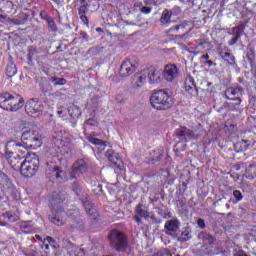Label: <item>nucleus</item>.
Listing matches in <instances>:
<instances>
[{"label":"nucleus","instance_id":"5701e85b","mask_svg":"<svg viewBox=\"0 0 256 256\" xmlns=\"http://www.w3.org/2000/svg\"><path fill=\"white\" fill-rule=\"evenodd\" d=\"M243 95V88H239V87H229L225 90V97L226 99H228V101L230 99H233L236 95Z\"/></svg>","mask_w":256,"mask_h":256},{"label":"nucleus","instance_id":"c85d7f7f","mask_svg":"<svg viewBox=\"0 0 256 256\" xmlns=\"http://www.w3.org/2000/svg\"><path fill=\"white\" fill-rule=\"evenodd\" d=\"M234 147L237 153H239V151H247V149H249V144H247V140H242L234 144Z\"/></svg>","mask_w":256,"mask_h":256},{"label":"nucleus","instance_id":"72a5a7b5","mask_svg":"<svg viewBox=\"0 0 256 256\" xmlns=\"http://www.w3.org/2000/svg\"><path fill=\"white\" fill-rule=\"evenodd\" d=\"M47 24H48V29L50 31H52V33H57V24H55V20L52 18H50L49 20H47Z\"/></svg>","mask_w":256,"mask_h":256},{"label":"nucleus","instance_id":"13d9d810","mask_svg":"<svg viewBox=\"0 0 256 256\" xmlns=\"http://www.w3.org/2000/svg\"><path fill=\"white\" fill-rule=\"evenodd\" d=\"M57 115H58L59 117H61V115H63V111H62V110H58V111H57Z\"/></svg>","mask_w":256,"mask_h":256},{"label":"nucleus","instance_id":"cd10ccee","mask_svg":"<svg viewBox=\"0 0 256 256\" xmlns=\"http://www.w3.org/2000/svg\"><path fill=\"white\" fill-rule=\"evenodd\" d=\"M3 217L7 219L10 223H15L19 220V215L11 212V211H6L3 213Z\"/></svg>","mask_w":256,"mask_h":256},{"label":"nucleus","instance_id":"dca6fc26","mask_svg":"<svg viewBox=\"0 0 256 256\" xmlns=\"http://www.w3.org/2000/svg\"><path fill=\"white\" fill-rule=\"evenodd\" d=\"M41 51H39L35 47H31L28 49V65H33V61H36L37 63H41L43 61V56L40 55Z\"/></svg>","mask_w":256,"mask_h":256},{"label":"nucleus","instance_id":"7ed1b4c3","mask_svg":"<svg viewBox=\"0 0 256 256\" xmlns=\"http://www.w3.org/2000/svg\"><path fill=\"white\" fill-rule=\"evenodd\" d=\"M25 105V99L21 95L3 92L0 94V107L4 111H19Z\"/></svg>","mask_w":256,"mask_h":256},{"label":"nucleus","instance_id":"f704fd0d","mask_svg":"<svg viewBox=\"0 0 256 256\" xmlns=\"http://www.w3.org/2000/svg\"><path fill=\"white\" fill-rule=\"evenodd\" d=\"M229 101H234V104H229V107L232 108L233 110L237 109V107H239V105H241V102L243 100H241L240 97H234L232 99H230Z\"/></svg>","mask_w":256,"mask_h":256},{"label":"nucleus","instance_id":"052dcab7","mask_svg":"<svg viewBox=\"0 0 256 256\" xmlns=\"http://www.w3.org/2000/svg\"><path fill=\"white\" fill-rule=\"evenodd\" d=\"M98 191H100V193L103 191V186L102 185H98Z\"/></svg>","mask_w":256,"mask_h":256},{"label":"nucleus","instance_id":"1a4fd4ad","mask_svg":"<svg viewBox=\"0 0 256 256\" xmlns=\"http://www.w3.org/2000/svg\"><path fill=\"white\" fill-rule=\"evenodd\" d=\"M137 71V65L133 64L131 60L126 59L122 62L120 69H119V75L120 77H131L133 73Z\"/></svg>","mask_w":256,"mask_h":256},{"label":"nucleus","instance_id":"4be33fe9","mask_svg":"<svg viewBox=\"0 0 256 256\" xmlns=\"http://www.w3.org/2000/svg\"><path fill=\"white\" fill-rule=\"evenodd\" d=\"M83 225V220H81V214L79 211L74 210L71 217V229L76 227H81Z\"/></svg>","mask_w":256,"mask_h":256},{"label":"nucleus","instance_id":"bf43d9fd","mask_svg":"<svg viewBox=\"0 0 256 256\" xmlns=\"http://www.w3.org/2000/svg\"><path fill=\"white\" fill-rule=\"evenodd\" d=\"M96 31H97V33H102V32H103V29L100 28V27H98V28H96Z\"/></svg>","mask_w":256,"mask_h":256},{"label":"nucleus","instance_id":"9b49d317","mask_svg":"<svg viewBox=\"0 0 256 256\" xmlns=\"http://www.w3.org/2000/svg\"><path fill=\"white\" fill-rule=\"evenodd\" d=\"M49 221L58 227L65 225V211L60 207L58 210H52L49 215Z\"/></svg>","mask_w":256,"mask_h":256},{"label":"nucleus","instance_id":"f3484780","mask_svg":"<svg viewBox=\"0 0 256 256\" xmlns=\"http://www.w3.org/2000/svg\"><path fill=\"white\" fill-rule=\"evenodd\" d=\"M83 206L90 219H97V217L99 216V212L97 211V208H95V205L93 203L89 202V200H85L83 201Z\"/></svg>","mask_w":256,"mask_h":256},{"label":"nucleus","instance_id":"c756f323","mask_svg":"<svg viewBox=\"0 0 256 256\" xmlns=\"http://www.w3.org/2000/svg\"><path fill=\"white\" fill-rule=\"evenodd\" d=\"M89 143H91L92 145H98V147H100L102 151H105V147H107L105 141L98 138H89Z\"/></svg>","mask_w":256,"mask_h":256},{"label":"nucleus","instance_id":"09e8293b","mask_svg":"<svg viewBox=\"0 0 256 256\" xmlns=\"http://www.w3.org/2000/svg\"><path fill=\"white\" fill-rule=\"evenodd\" d=\"M74 253L77 256H85V250L83 248H75Z\"/></svg>","mask_w":256,"mask_h":256},{"label":"nucleus","instance_id":"4c0bfd02","mask_svg":"<svg viewBox=\"0 0 256 256\" xmlns=\"http://www.w3.org/2000/svg\"><path fill=\"white\" fill-rule=\"evenodd\" d=\"M185 27H186L185 24H178V25L170 28L168 30V33H171L172 31H174V33H179V31H185Z\"/></svg>","mask_w":256,"mask_h":256},{"label":"nucleus","instance_id":"f03ea898","mask_svg":"<svg viewBox=\"0 0 256 256\" xmlns=\"http://www.w3.org/2000/svg\"><path fill=\"white\" fill-rule=\"evenodd\" d=\"M150 105L156 111H167L173 107V97L163 89L154 90L150 97Z\"/></svg>","mask_w":256,"mask_h":256},{"label":"nucleus","instance_id":"49530a36","mask_svg":"<svg viewBox=\"0 0 256 256\" xmlns=\"http://www.w3.org/2000/svg\"><path fill=\"white\" fill-rule=\"evenodd\" d=\"M80 19L86 27H89V19L87 18V14L80 15Z\"/></svg>","mask_w":256,"mask_h":256},{"label":"nucleus","instance_id":"a878e982","mask_svg":"<svg viewBox=\"0 0 256 256\" xmlns=\"http://www.w3.org/2000/svg\"><path fill=\"white\" fill-rule=\"evenodd\" d=\"M105 156L108 159V161L112 163V165H117V163L119 162V156L113 150L106 151Z\"/></svg>","mask_w":256,"mask_h":256},{"label":"nucleus","instance_id":"20e7f679","mask_svg":"<svg viewBox=\"0 0 256 256\" xmlns=\"http://www.w3.org/2000/svg\"><path fill=\"white\" fill-rule=\"evenodd\" d=\"M40 164L41 161L39 160L37 154H31L29 156H26L24 161L19 166L20 175H22V177H25L26 179H31V177H35V175H37V172L39 171Z\"/></svg>","mask_w":256,"mask_h":256},{"label":"nucleus","instance_id":"774afa93","mask_svg":"<svg viewBox=\"0 0 256 256\" xmlns=\"http://www.w3.org/2000/svg\"><path fill=\"white\" fill-rule=\"evenodd\" d=\"M226 208L229 209V204H226Z\"/></svg>","mask_w":256,"mask_h":256},{"label":"nucleus","instance_id":"aec40b11","mask_svg":"<svg viewBox=\"0 0 256 256\" xmlns=\"http://www.w3.org/2000/svg\"><path fill=\"white\" fill-rule=\"evenodd\" d=\"M171 17H173V12H171V10L165 9L159 19L161 25L164 27H169L171 25Z\"/></svg>","mask_w":256,"mask_h":256},{"label":"nucleus","instance_id":"0eeeda50","mask_svg":"<svg viewBox=\"0 0 256 256\" xmlns=\"http://www.w3.org/2000/svg\"><path fill=\"white\" fill-rule=\"evenodd\" d=\"M43 109V102L39 98H31L25 105V111L28 115H37V113H42Z\"/></svg>","mask_w":256,"mask_h":256},{"label":"nucleus","instance_id":"4d7b16f0","mask_svg":"<svg viewBox=\"0 0 256 256\" xmlns=\"http://www.w3.org/2000/svg\"><path fill=\"white\" fill-rule=\"evenodd\" d=\"M53 1V3H55L56 5H61V1L62 0H52Z\"/></svg>","mask_w":256,"mask_h":256},{"label":"nucleus","instance_id":"79ce46f5","mask_svg":"<svg viewBox=\"0 0 256 256\" xmlns=\"http://www.w3.org/2000/svg\"><path fill=\"white\" fill-rule=\"evenodd\" d=\"M187 128H179V129H177L176 130V135H177V137H178V139H185V130H186Z\"/></svg>","mask_w":256,"mask_h":256},{"label":"nucleus","instance_id":"e2e57ef3","mask_svg":"<svg viewBox=\"0 0 256 256\" xmlns=\"http://www.w3.org/2000/svg\"><path fill=\"white\" fill-rule=\"evenodd\" d=\"M31 256H39V254H37V252H33L32 254H30Z\"/></svg>","mask_w":256,"mask_h":256},{"label":"nucleus","instance_id":"39448f33","mask_svg":"<svg viewBox=\"0 0 256 256\" xmlns=\"http://www.w3.org/2000/svg\"><path fill=\"white\" fill-rule=\"evenodd\" d=\"M108 239L110 241V245L115 248V251H126L127 247H129L127 236L119 230H112L108 235Z\"/></svg>","mask_w":256,"mask_h":256},{"label":"nucleus","instance_id":"473e14b6","mask_svg":"<svg viewBox=\"0 0 256 256\" xmlns=\"http://www.w3.org/2000/svg\"><path fill=\"white\" fill-rule=\"evenodd\" d=\"M51 82L53 83V85H67V80L65 78L52 77Z\"/></svg>","mask_w":256,"mask_h":256},{"label":"nucleus","instance_id":"ea45409f","mask_svg":"<svg viewBox=\"0 0 256 256\" xmlns=\"http://www.w3.org/2000/svg\"><path fill=\"white\" fill-rule=\"evenodd\" d=\"M153 155H156V156H152V158H151V161L153 163L159 161L163 157V153L159 152V150H154Z\"/></svg>","mask_w":256,"mask_h":256},{"label":"nucleus","instance_id":"a18cd8bd","mask_svg":"<svg viewBox=\"0 0 256 256\" xmlns=\"http://www.w3.org/2000/svg\"><path fill=\"white\" fill-rule=\"evenodd\" d=\"M189 37V31H184L182 34L175 35V39H187Z\"/></svg>","mask_w":256,"mask_h":256},{"label":"nucleus","instance_id":"37998d69","mask_svg":"<svg viewBox=\"0 0 256 256\" xmlns=\"http://www.w3.org/2000/svg\"><path fill=\"white\" fill-rule=\"evenodd\" d=\"M89 13V8H87V5H82L78 9V15H87Z\"/></svg>","mask_w":256,"mask_h":256},{"label":"nucleus","instance_id":"9d476101","mask_svg":"<svg viewBox=\"0 0 256 256\" xmlns=\"http://www.w3.org/2000/svg\"><path fill=\"white\" fill-rule=\"evenodd\" d=\"M61 173L63 170L55 164V162H46L45 163V174L49 179L55 177V179H60Z\"/></svg>","mask_w":256,"mask_h":256},{"label":"nucleus","instance_id":"7c9ffc66","mask_svg":"<svg viewBox=\"0 0 256 256\" xmlns=\"http://www.w3.org/2000/svg\"><path fill=\"white\" fill-rule=\"evenodd\" d=\"M42 243H43L42 249H46V251H49L50 249L49 245H51L52 243H55V240L53 239V237L47 236L46 238H44Z\"/></svg>","mask_w":256,"mask_h":256},{"label":"nucleus","instance_id":"2f4dec72","mask_svg":"<svg viewBox=\"0 0 256 256\" xmlns=\"http://www.w3.org/2000/svg\"><path fill=\"white\" fill-rule=\"evenodd\" d=\"M39 88L41 89L42 93H47L49 89V82L47 81V78H41Z\"/></svg>","mask_w":256,"mask_h":256},{"label":"nucleus","instance_id":"3c124183","mask_svg":"<svg viewBox=\"0 0 256 256\" xmlns=\"http://www.w3.org/2000/svg\"><path fill=\"white\" fill-rule=\"evenodd\" d=\"M198 226L200 229H205V220L204 219H198Z\"/></svg>","mask_w":256,"mask_h":256},{"label":"nucleus","instance_id":"6ab92c4d","mask_svg":"<svg viewBox=\"0 0 256 256\" xmlns=\"http://www.w3.org/2000/svg\"><path fill=\"white\" fill-rule=\"evenodd\" d=\"M147 83V74H145V69L141 70L140 73L135 75L134 78V87L139 89V87H143Z\"/></svg>","mask_w":256,"mask_h":256},{"label":"nucleus","instance_id":"b1692460","mask_svg":"<svg viewBox=\"0 0 256 256\" xmlns=\"http://www.w3.org/2000/svg\"><path fill=\"white\" fill-rule=\"evenodd\" d=\"M219 56L226 61L227 63H229V65H235V56H233L232 53L230 52H224L223 48H220L218 50Z\"/></svg>","mask_w":256,"mask_h":256},{"label":"nucleus","instance_id":"864d4df0","mask_svg":"<svg viewBox=\"0 0 256 256\" xmlns=\"http://www.w3.org/2000/svg\"><path fill=\"white\" fill-rule=\"evenodd\" d=\"M252 173H254V174H251V175L247 176V179H255V177H256V168H254Z\"/></svg>","mask_w":256,"mask_h":256},{"label":"nucleus","instance_id":"f257e3e1","mask_svg":"<svg viewBox=\"0 0 256 256\" xmlns=\"http://www.w3.org/2000/svg\"><path fill=\"white\" fill-rule=\"evenodd\" d=\"M21 141L22 143H18L15 140H11L8 141L5 146V157L8 159L12 169H15L17 165H13L11 156L19 151V147H24V149H38V147L43 145V138L39 135V132L35 130L23 132Z\"/></svg>","mask_w":256,"mask_h":256},{"label":"nucleus","instance_id":"603ef678","mask_svg":"<svg viewBox=\"0 0 256 256\" xmlns=\"http://www.w3.org/2000/svg\"><path fill=\"white\" fill-rule=\"evenodd\" d=\"M205 64L208 65V67H213V65L215 67L217 65L213 60H206Z\"/></svg>","mask_w":256,"mask_h":256},{"label":"nucleus","instance_id":"412c9836","mask_svg":"<svg viewBox=\"0 0 256 256\" xmlns=\"http://www.w3.org/2000/svg\"><path fill=\"white\" fill-rule=\"evenodd\" d=\"M20 231H22V233H25V235H31V233L35 231V228L33 227V221H22L20 223Z\"/></svg>","mask_w":256,"mask_h":256},{"label":"nucleus","instance_id":"338daca9","mask_svg":"<svg viewBox=\"0 0 256 256\" xmlns=\"http://www.w3.org/2000/svg\"><path fill=\"white\" fill-rule=\"evenodd\" d=\"M0 225L3 227V226H5V223H0Z\"/></svg>","mask_w":256,"mask_h":256},{"label":"nucleus","instance_id":"bb28decb","mask_svg":"<svg viewBox=\"0 0 256 256\" xmlns=\"http://www.w3.org/2000/svg\"><path fill=\"white\" fill-rule=\"evenodd\" d=\"M6 75L7 77H15V75H17V65L13 62H9L6 66Z\"/></svg>","mask_w":256,"mask_h":256},{"label":"nucleus","instance_id":"393cba45","mask_svg":"<svg viewBox=\"0 0 256 256\" xmlns=\"http://www.w3.org/2000/svg\"><path fill=\"white\" fill-rule=\"evenodd\" d=\"M164 227L167 231H170V233H175L179 229V221L177 220L166 221Z\"/></svg>","mask_w":256,"mask_h":256},{"label":"nucleus","instance_id":"4468645a","mask_svg":"<svg viewBox=\"0 0 256 256\" xmlns=\"http://www.w3.org/2000/svg\"><path fill=\"white\" fill-rule=\"evenodd\" d=\"M134 221L138 225L141 224V219H149L151 217V212L145 209L143 204L139 203L134 210Z\"/></svg>","mask_w":256,"mask_h":256},{"label":"nucleus","instance_id":"a19ab883","mask_svg":"<svg viewBox=\"0 0 256 256\" xmlns=\"http://www.w3.org/2000/svg\"><path fill=\"white\" fill-rule=\"evenodd\" d=\"M239 39H241V33H240V32H236L235 37L232 38V39L229 41L228 45L233 46V45L237 44V41H239Z\"/></svg>","mask_w":256,"mask_h":256},{"label":"nucleus","instance_id":"ddd939ff","mask_svg":"<svg viewBox=\"0 0 256 256\" xmlns=\"http://www.w3.org/2000/svg\"><path fill=\"white\" fill-rule=\"evenodd\" d=\"M87 162H85L83 159H79L76 161L72 166V174L71 179H76L77 176L75 175H83V173H87Z\"/></svg>","mask_w":256,"mask_h":256},{"label":"nucleus","instance_id":"2eb2a0df","mask_svg":"<svg viewBox=\"0 0 256 256\" xmlns=\"http://www.w3.org/2000/svg\"><path fill=\"white\" fill-rule=\"evenodd\" d=\"M144 73L146 78L148 79L149 83H159L161 79V73L155 69V67H148L144 69Z\"/></svg>","mask_w":256,"mask_h":256},{"label":"nucleus","instance_id":"e433bc0d","mask_svg":"<svg viewBox=\"0 0 256 256\" xmlns=\"http://www.w3.org/2000/svg\"><path fill=\"white\" fill-rule=\"evenodd\" d=\"M2 11H4L5 13H11V11H13V2L11 1L4 2Z\"/></svg>","mask_w":256,"mask_h":256},{"label":"nucleus","instance_id":"0e129e2a","mask_svg":"<svg viewBox=\"0 0 256 256\" xmlns=\"http://www.w3.org/2000/svg\"><path fill=\"white\" fill-rule=\"evenodd\" d=\"M184 205H185V202H183V200L180 201V206L183 207Z\"/></svg>","mask_w":256,"mask_h":256},{"label":"nucleus","instance_id":"c9c22d12","mask_svg":"<svg viewBox=\"0 0 256 256\" xmlns=\"http://www.w3.org/2000/svg\"><path fill=\"white\" fill-rule=\"evenodd\" d=\"M206 45H207V42H200L198 45L194 47L195 53L196 54L203 53V51H205L206 49Z\"/></svg>","mask_w":256,"mask_h":256},{"label":"nucleus","instance_id":"423d86ee","mask_svg":"<svg viewBox=\"0 0 256 256\" xmlns=\"http://www.w3.org/2000/svg\"><path fill=\"white\" fill-rule=\"evenodd\" d=\"M0 191L6 196V199H9V197L17 199L19 193L17 187L13 184V181L9 179L7 174L0 175Z\"/></svg>","mask_w":256,"mask_h":256},{"label":"nucleus","instance_id":"c03bdc74","mask_svg":"<svg viewBox=\"0 0 256 256\" xmlns=\"http://www.w3.org/2000/svg\"><path fill=\"white\" fill-rule=\"evenodd\" d=\"M40 17L41 19H43L44 21H49L52 17L49 15V13H47L45 10H41L40 11Z\"/></svg>","mask_w":256,"mask_h":256},{"label":"nucleus","instance_id":"69168bd1","mask_svg":"<svg viewBox=\"0 0 256 256\" xmlns=\"http://www.w3.org/2000/svg\"><path fill=\"white\" fill-rule=\"evenodd\" d=\"M208 237L211 239V241H213V236H211V235H208Z\"/></svg>","mask_w":256,"mask_h":256},{"label":"nucleus","instance_id":"680f3d73","mask_svg":"<svg viewBox=\"0 0 256 256\" xmlns=\"http://www.w3.org/2000/svg\"><path fill=\"white\" fill-rule=\"evenodd\" d=\"M0 19H7V16L1 14V15H0Z\"/></svg>","mask_w":256,"mask_h":256},{"label":"nucleus","instance_id":"f8f14e48","mask_svg":"<svg viewBox=\"0 0 256 256\" xmlns=\"http://www.w3.org/2000/svg\"><path fill=\"white\" fill-rule=\"evenodd\" d=\"M179 76V68L175 64H168L164 67L163 77L167 81H175Z\"/></svg>","mask_w":256,"mask_h":256},{"label":"nucleus","instance_id":"a211bd4d","mask_svg":"<svg viewBox=\"0 0 256 256\" xmlns=\"http://www.w3.org/2000/svg\"><path fill=\"white\" fill-rule=\"evenodd\" d=\"M184 87L189 95H193V93H197V85H195V79L193 76L188 75L184 81Z\"/></svg>","mask_w":256,"mask_h":256},{"label":"nucleus","instance_id":"58836bf2","mask_svg":"<svg viewBox=\"0 0 256 256\" xmlns=\"http://www.w3.org/2000/svg\"><path fill=\"white\" fill-rule=\"evenodd\" d=\"M233 197L235 199V203H239V201H243V193L239 190L233 191Z\"/></svg>","mask_w":256,"mask_h":256},{"label":"nucleus","instance_id":"8fccbe9b","mask_svg":"<svg viewBox=\"0 0 256 256\" xmlns=\"http://www.w3.org/2000/svg\"><path fill=\"white\" fill-rule=\"evenodd\" d=\"M141 13H144V15H149L151 13V7L144 6L140 8Z\"/></svg>","mask_w":256,"mask_h":256},{"label":"nucleus","instance_id":"de8ad7c7","mask_svg":"<svg viewBox=\"0 0 256 256\" xmlns=\"http://www.w3.org/2000/svg\"><path fill=\"white\" fill-rule=\"evenodd\" d=\"M86 125H90L91 127H94V125H97V120L95 118H89L85 121Z\"/></svg>","mask_w":256,"mask_h":256},{"label":"nucleus","instance_id":"6e6d98bb","mask_svg":"<svg viewBox=\"0 0 256 256\" xmlns=\"http://www.w3.org/2000/svg\"><path fill=\"white\" fill-rule=\"evenodd\" d=\"M201 58L207 61L209 59V54H204L201 56Z\"/></svg>","mask_w":256,"mask_h":256},{"label":"nucleus","instance_id":"5fc2aeb1","mask_svg":"<svg viewBox=\"0 0 256 256\" xmlns=\"http://www.w3.org/2000/svg\"><path fill=\"white\" fill-rule=\"evenodd\" d=\"M35 238L37 239V241H43V238H41V235L36 234Z\"/></svg>","mask_w":256,"mask_h":256},{"label":"nucleus","instance_id":"6e6552de","mask_svg":"<svg viewBox=\"0 0 256 256\" xmlns=\"http://www.w3.org/2000/svg\"><path fill=\"white\" fill-rule=\"evenodd\" d=\"M67 112L69 115L68 121L71 123V127H77V122L82 115L81 108L72 103L67 107Z\"/></svg>","mask_w":256,"mask_h":256}]
</instances>
